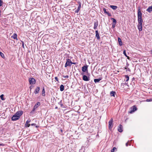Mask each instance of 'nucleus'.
Returning <instances> with one entry per match:
<instances>
[{
    "mask_svg": "<svg viewBox=\"0 0 152 152\" xmlns=\"http://www.w3.org/2000/svg\"><path fill=\"white\" fill-rule=\"evenodd\" d=\"M11 38L14 39H16V40H18L17 38V34L16 33L13 34V35L11 36Z\"/></svg>",
    "mask_w": 152,
    "mask_h": 152,
    "instance_id": "nucleus-11",
    "label": "nucleus"
},
{
    "mask_svg": "<svg viewBox=\"0 0 152 152\" xmlns=\"http://www.w3.org/2000/svg\"><path fill=\"white\" fill-rule=\"evenodd\" d=\"M102 78H99V79H94V82L95 83H97L99 82L100 80H102Z\"/></svg>",
    "mask_w": 152,
    "mask_h": 152,
    "instance_id": "nucleus-22",
    "label": "nucleus"
},
{
    "mask_svg": "<svg viewBox=\"0 0 152 152\" xmlns=\"http://www.w3.org/2000/svg\"><path fill=\"white\" fill-rule=\"evenodd\" d=\"M146 11L149 13H150L152 12V6L149 7L146 10Z\"/></svg>",
    "mask_w": 152,
    "mask_h": 152,
    "instance_id": "nucleus-14",
    "label": "nucleus"
},
{
    "mask_svg": "<svg viewBox=\"0 0 152 152\" xmlns=\"http://www.w3.org/2000/svg\"><path fill=\"white\" fill-rule=\"evenodd\" d=\"M30 122V120H27L25 124V126L27 127H29L30 126V124L28 123Z\"/></svg>",
    "mask_w": 152,
    "mask_h": 152,
    "instance_id": "nucleus-16",
    "label": "nucleus"
},
{
    "mask_svg": "<svg viewBox=\"0 0 152 152\" xmlns=\"http://www.w3.org/2000/svg\"><path fill=\"white\" fill-rule=\"evenodd\" d=\"M123 128L121 124H119L118 128V131L120 132H122L123 131Z\"/></svg>",
    "mask_w": 152,
    "mask_h": 152,
    "instance_id": "nucleus-9",
    "label": "nucleus"
},
{
    "mask_svg": "<svg viewBox=\"0 0 152 152\" xmlns=\"http://www.w3.org/2000/svg\"><path fill=\"white\" fill-rule=\"evenodd\" d=\"M3 2L1 0H0V6H2L3 4Z\"/></svg>",
    "mask_w": 152,
    "mask_h": 152,
    "instance_id": "nucleus-36",
    "label": "nucleus"
},
{
    "mask_svg": "<svg viewBox=\"0 0 152 152\" xmlns=\"http://www.w3.org/2000/svg\"><path fill=\"white\" fill-rule=\"evenodd\" d=\"M118 39L119 45L120 46L122 45V42L121 38L119 37H118Z\"/></svg>",
    "mask_w": 152,
    "mask_h": 152,
    "instance_id": "nucleus-21",
    "label": "nucleus"
},
{
    "mask_svg": "<svg viewBox=\"0 0 152 152\" xmlns=\"http://www.w3.org/2000/svg\"><path fill=\"white\" fill-rule=\"evenodd\" d=\"M21 42H22V47H23V48H24L25 47H24V43L23 41H21Z\"/></svg>",
    "mask_w": 152,
    "mask_h": 152,
    "instance_id": "nucleus-37",
    "label": "nucleus"
},
{
    "mask_svg": "<svg viewBox=\"0 0 152 152\" xmlns=\"http://www.w3.org/2000/svg\"><path fill=\"white\" fill-rule=\"evenodd\" d=\"M146 101L147 102H150L152 101V99H147Z\"/></svg>",
    "mask_w": 152,
    "mask_h": 152,
    "instance_id": "nucleus-41",
    "label": "nucleus"
},
{
    "mask_svg": "<svg viewBox=\"0 0 152 152\" xmlns=\"http://www.w3.org/2000/svg\"><path fill=\"white\" fill-rule=\"evenodd\" d=\"M3 96H4L3 94H1L0 96V97L1 98V99L2 100H4V99L3 98Z\"/></svg>",
    "mask_w": 152,
    "mask_h": 152,
    "instance_id": "nucleus-33",
    "label": "nucleus"
},
{
    "mask_svg": "<svg viewBox=\"0 0 152 152\" xmlns=\"http://www.w3.org/2000/svg\"><path fill=\"white\" fill-rule=\"evenodd\" d=\"M129 145H131V144L130 143H129Z\"/></svg>",
    "mask_w": 152,
    "mask_h": 152,
    "instance_id": "nucleus-54",
    "label": "nucleus"
},
{
    "mask_svg": "<svg viewBox=\"0 0 152 152\" xmlns=\"http://www.w3.org/2000/svg\"><path fill=\"white\" fill-rule=\"evenodd\" d=\"M129 141H128L127 143L126 144V146H127L128 145V143H129Z\"/></svg>",
    "mask_w": 152,
    "mask_h": 152,
    "instance_id": "nucleus-46",
    "label": "nucleus"
},
{
    "mask_svg": "<svg viewBox=\"0 0 152 152\" xmlns=\"http://www.w3.org/2000/svg\"><path fill=\"white\" fill-rule=\"evenodd\" d=\"M125 77L126 79V81H128L129 79V77L128 75H125Z\"/></svg>",
    "mask_w": 152,
    "mask_h": 152,
    "instance_id": "nucleus-31",
    "label": "nucleus"
},
{
    "mask_svg": "<svg viewBox=\"0 0 152 152\" xmlns=\"http://www.w3.org/2000/svg\"><path fill=\"white\" fill-rule=\"evenodd\" d=\"M19 119V117L16 116L15 114L14 115L12 118V121H16Z\"/></svg>",
    "mask_w": 152,
    "mask_h": 152,
    "instance_id": "nucleus-8",
    "label": "nucleus"
},
{
    "mask_svg": "<svg viewBox=\"0 0 152 152\" xmlns=\"http://www.w3.org/2000/svg\"><path fill=\"white\" fill-rule=\"evenodd\" d=\"M63 77L64 78H68L69 77V76L68 75H66V76H63Z\"/></svg>",
    "mask_w": 152,
    "mask_h": 152,
    "instance_id": "nucleus-43",
    "label": "nucleus"
},
{
    "mask_svg": "<svg viewBox=\"0 0 152 152\" xmlns=\"http://www.w3.org/2000/svg\"><path fill=\"white\" fill-rule=\"evenodd\" d=\"M131 141H132V140H131L130 141V142H131Z\"/></svg>",
    "mask_w": 152,
    "mask_h": 152,
    "instance_id": "nucleus-55",
    "label": "nucleus"
},
{
    "mask_svg": "<svg viewBox=\"0 0 152 152\" xmlns=\"http://www.w3.org/2000/svg\"><path fill=\"white\" fill-rule=\"evenodd\" d=\"M116 94V92L114 91H112L110 92V95L111 96L115 97V95Z\"/></svg>",
    "mask_w": 152,
    "mask_h": 152,
    "instance_id": "nucleus-15",
    "label": "nucleus"
},
{
    "mask_svg": "<svg viewBox=\"0 0 152 152\" xmlns=\"http://www.w3.org/2000/svg\"><path fill=\"white\" fill-rule=\"evenodd\" d=\"M40 87H37L34 91V93L35 94H38L40 90Z\"/></svg>",
    "mask_w": 152,
    "mask_h": 152,
    "instance_id": "nucleus-10",
    "label": "nucleus"
},
{
    "mask_svg": "<svg viewBox=\"0 0 152 152\" xmlns=\"http://www.w3.org/2000/svg\"><path fill=\"white\" fill-rule=\"evenodd\" d=\"M36 125V124H31V125L32 126H35Z\"/></svg>",
    "mask_w": 152,
    "mask_h": 152,
    "instance_id": "nucleus-45",
    "label": "nucleus"
},
{
    "mask_svg": "<svg viewBox=\"0 0 152 152\" xmlns=\"http://www.w3.org/2000/svg\"><path fill=\"white\" fill-rule=\"evenodd\" d=\"M85 147L84 146H82L81 149L79 150V152H84L85 149Z\"/></svg>",
    "mask_w": 152,
    "mask_h": 152,
    "instance_id": "nucleus-23",
    "label": "nucleus"
},
{
    "mask_svg": "<svg viewBox=\"0 0 152 152\" xmlns=\"http://www.w3.org/2000/svg\"><path fill=\"white\" fill-rule=\"evenodd\" d=\"M138 28L140 31L142 30V24H138Z\"/></svg>",
    "mask_w": 152,
    "mask_h": 152,
    "instance_id": "nucleus-12",
    "label": "nucleus"
},
{
    "mask_svg": "<svg viewBox=\"0 0 152 152\" xmlns=\"http://www.w3.org/2000/svg\"><path fill=\"white\" fill-rule=\"evenodd\" d=\"M116 149V148L115 147H114L111 150V152H114V151Z\"/></svg>",
    "mask_w": 152,
    "mask_h": 152,
    "instance_id": "nucleus-35",
    "label": "nucleus"
},
{
    "mask_svg": "<svg viewBox=\"0 0 152 152\" xmlns=\"http://www.w3.org/2000/svg\"><path fill=\"white\" fill-rule=\"evenodd\" d=\"M126 71H129V72H130L131 71L130 69L129 68H128L126 70Z\"/></svg>",
    "mask_w": 152,
    "mask_h": 152,
    "instance_id": "nucleus-44",
    "label": "nucleus"
},
{
    "mask_svg": "<svg viewBox=\"0 0 152 152\" xmlns=\"http://www.w3.org/2000/svg\"><path fill=\"white\" fill-rule=\"evenodd\" d=\"M83 79L85 81H88L90 80L89 77L86 75H83Z\"/></svg>",
    "mask_w": 152,
    "mask_h": 152,
    "instance_id": "nucleus-6",
    "label": "nucleus"
},
{
    "mask_svg": "<svg viewBox=\"0 0 152 152\" xmlns=\"http://www.w3.org/2000/svg\"><path fill=\"white\" fill-rule=\"evenodd\" d=\"M79 11V10H78V9H77V10L75 11V12L78 13Z\"/></svg>",
    "mask_w": 152,
    "mask_h": 152,
    "instance_id": "nucleus-47",
    "label": "nucleus"
},
{
    "mask_svg": "<svg viewBox=\"0 0 152 152\" xmlns=\"http://www.w3.org/2000/svg\"><path fill=\"white\" fill-rule=\"evenodd\" d=\"M96 32V37L98 39H100L99 36V34L98 32V31L97 30H96L95 31Z\"/></svg>",
    "mask_w": 152,
    "mask_h": 152,
    "instance_id": "nucleus-19",
    "label": "nucleus"
},
{
    "mask_svg": "<svg viewBox=\"0 0 152 152\" xmlns=\"http://www.w3.org/2000/svg\"><path fill=\"white\" fill-rule=\"evenodd\" d=\"M40 105V102H37L36 104L35 105L34 107L36 108H37Z\"/></svg>",
    "mask_w": 152,
    "mask_h": 152,
    "instance_id": "nucleus-20",
    "label": "nucleus"
},
{
    "mask_svg": "<svg viewBox=\"0 0 152 152\" xmlns=\"http://www.w3.org/2000/svg\"><path fill=\"white\" fill-rule=\"evenodd\" d=\"M58 104L60 105L61 107L64 108V105L63 104L62 102V100H61L60 102L58 103Z\"/></svg>",
    "mask_w": 152,
    "mask_h": 152,
    "instance_id": "nucleus-24",
    "label": "nucleus"
},
{
    "mask_svg": "<svg viewBox=\"0 0 152 152\" xmlns=\"http://www.w3.org/2000/svg\"><path fill=\"white\" fill-rule=\"evenodd\" d=\"M137 17L138 18H142V13L141 12V8L140 7L138 8Z\"/></svg>",
    "mask_w": 152,
    "mask_h": 152,
    "instance_id": "nucleus-2",
    "label": "nucleus"
},
{
    "mask_svg": "<svg viewBox=\"0 0 152 152\" xmlns=\"http://www.w3.org/2000/svg\"><path fill=\"white\" fill-rule=\"evenodd\" d=\"M0 55L3 58H4V54L1 52H0Z\"/></svg>",
    "mask_w": 152,
    "mask_h": 152,
    "instance_id": "nucleus-32",
    "label": "nucleus"
},
{
    "mask_svg": "<svg viewBox=\"0 0 152 152\" xmlns=\"http://www.w3.org/2000/svg\"><path fill=\"white\" fill-rule=\"evenodd\" d=\"M45 91L44 88L43 87L42 91V94L43 96H45Z\"/></svg>",
    "mask_w": 152,
    "mask_h": 152,
    "instance_id": "nucleus-28",
    "label": "nucleus"
},
{
    "mask_svg": "<svg viewBox=\"0 0 152 152\" xmlns=\"http://www.w3.org/2000/svg\"><path fill=\"white\" fill-rule=\"evenodd\" d=\"M137 109V107L135 106H133L132 107V110L130 112V113H132L135 111Z\"/></svg>",
    "mask_w": 152,
    "mask_h": 152,
    "instance_id": "nucleus-13",
    "label": "nucleus"
},
{
    "mask_svg": "<svg viewBox=\"0 0 152 152\" xmlns=\"http://www.w3.org/2000/svg\"><path fill=\"white\" fill-rule=\"evenodd\" d=\"M103 10L104 13L107 14L108 12H107L106 11V9L105 8H104Z\"/></svg>",
    "mask_w": 152,
    "mask_h": 152,
    "instance_id": "nucleus-34",
    "label": "nucleus"
},
{
    "mask_svg": "<svg viewBox=\"0 0 152 152\" xmlns=\"http://www.w3.org/2000/svg\"><path fill=\"white\" fill-rule=\"evenodd\" d=\"M126 65H127V66L129 65V64H128V63L127 62L126 63Z\"/></svg>",
    "mask_w": 152,
    "mask_h": 152,
    "instance_id": "nucleus-49",
    "label": "nucleus"
},
{
    "mask_svg": "<svg viewBox=\"0 0 152 152\" xmlns=\"http://www.w3.org/2000/svg\"><path fill=\"white\" fill-rule=\"evenodd\" d=\"M81 75H83V74L82 73V74H81Z\"/></svg>",
    "mask_w": 152,
    "mask_h": 152,
    "instance_id": "nucleus-56",
    "label": "nucleus"
},
{
    "mask_svg": "<svg viewBox=\"0 0 152 152\" xmlns=\"http://www.w3.org/2000/svg\"><path fill=\"white\" fill-rule=\"evenodd\" d=\"M116 24L115 23H112V27L113 28H114L115 27Z\"/></svg>",
    "mask_w": 152,
    "mask_h": 152,
    "instance_id": "nucleus-38",
    "label": "nucleus"
},
{
    "mask_svg": "<svg viewBox=\"0 0 152 152\" xmlns=\"http://www.w3.org/2000/svg\"><path fill=\"white\" fill-rule=\"evenodd\" d=\"M23 114V112L22 111H20L17 112L15 114V115L18 116L19 118H20V116L22 115Z\"/></svg>",
    "mask_w": 152,
    "mask_h": 152,
    "instance_id": "nucleus-5",
    "label": "nucleus"
},
{
    "mask_svg": "<svg viewBox=\"0 0 152 152\" xmlns=\"http://www.w3.org/2000/svg\"><path fill=\"white\" fill-rule=\"evenodd\" d=\"M98 26V21H97L96 22H95L94 23V29H96Z\"/></svg>",
    "mask_w": 152,
    "mask_h": 152,
    "instance_id": "nucleus-17",
    "label": "nucleus"
},
{
    "mask_svg": "<svg viewBox=\"0 0 152 152\" xmlns=\"http://www.w3.org/2000/svg\"><path fill=\"white\" fill-rule=\"evenodd\" d=\"M138 24H142L143 20L142 19V18H138Z\"/></svg>",
    "mask_w": 152,
    "mask_h": 152,
    "instance_id": "nucleus-18",
    "label": "nucleus"
},
{
    "mask_svg": "<svg viewBox=\"0 0 152 152\" xmlns=\"http://www.w3.org/2000/svg\"><path fill=\"white\" fill-rule=\"evenodd\" d=\"M29 81L30 84L32 85L35 83L36 80L33 78H30L29 79Z\"/></svg>",
    "mask_w": 152,
    "mask_h": 152,
    "instance_id": "nucleus-4",
    "label": "nucleus"
},
{
    "mask_svg": "<svg viewBox=\"0 0 152 152\" xmlns=\"http://www.w3.org/2000/svg\"><path fill=\"white\" fill-rule=\"evenodd\" d=\"M113 119L111 118L109 121V128L110 130L111 129L113 126Z\"/></svg>",
    "mask_w": 152,
    "mask_h": 152,
    "instance_id": "nucleus-3",
    "label": "nucleus"
},
{
    "mask_svg": "<svg viewBox=\"0 0 152 152\" xmlns=\"http://www.w3.org/2000/svg\"><path fill=\"white\" fill-rule=\"evenodd\" d=\"M61 132H62V129H61Z\"/></svg>",
    "mask_w": 152,
    "mask_h": 152,
    "instance_id": "nucleus-52",
    "label": "nucleus"
},
{
    "mask_svg": "<svg viewBox=\"0 0 152 152\" xmlns=\"http://www.w3.org/2000/svg\"><path fill=\"white\" fill-rule=\"evenodd\" d=\"M38 126H36V128H37V127H38Z\"/></svg>",
    "mask_w": 152,
    "mask_h": 152,
    "instance_id": "nucleus-53",
    "label": "nucleus"
},
{
    "mask_svg": "<svg viewBox=\"0 0 152 152\" xmlns=\"http://www.w3.org/2000/svg\"><path fill=\"white\" fill-rule=\"evenodd\" d=\"M127 66H125V67L124 68L125 69H126V70L127 69Z\"/></svg>",
    "mask_w": 152,
    "mask_h": 152,
    "instance_id": "nucleus-48",
    "label": "nucleus"
},
{
    "mask_svg": "<svg viewBox=\"0 0 152 152\" xmlns=\"http://www.w3.org/2000/svg\"><path fill=\"white\" fill-rule=\"evenodd\" d=\"M88 67L87 65L84 66L82 68V71L83 72H85L86 71L88 72Z\"/></svg>",
    "mask_w": 152,
    "mask_h": 152,
    "instance_id": "nucleus-7",
    "label": "nucleus"
},
{
    "mask_svg": "<svg viewBox=\"0 0 152 152\" xmlns=\"http://www.w3.org/2000/svg\"><path fill=\"white\" fill-rule=\"evenodd\" d=\"M151 54H152V50H151Z\"/></svg>",
    "mask_w": 152,
    "mask_h": 152,
    "instance_id": "nucleus-51",
    "label": "nucleus"
},
{
    "mask_svg": "<svg viewBox=\"0 0 152 152\" xmlns=\"http://www.w3.org/2000/svg\"><path fill=\"white\" fill-rule=\"evenodd\" d=\"M3 145V144H2L0 143V146Z\"/></svg>",
    "mask_w": 152,
    "mask_h": 152,
    "instance_id": "nucleus-50",
    "label": "nucleus"
},
{
    "mask_svg": "<svg viewBox=\"0 0 152 152\" xmlns=\"http://www.w3.org/2000/svg\"><path fill=\"white\" fill-rule=\"evenodd\" d=\"M36 108H35L34 107L32 110L31 111V112H33L34 111L35 109H36Z\"/></svg>",
    "mask_w": 152,
    "mask_h": 152,
    "instance_id": "nucleus-39",
    "label": "nucleus"
},
{
    "mask_svg": "<svg viewBox=\"0 0 152 152\" xmlns=\"http://www.w3.org/2000/svg\"><path fill=\"white\" fill-rule=\"evenodd\" d=\"M123 54H124V55L126 57H127V59H129V56H128L126 53L125 50H124L123 51Z\"/></svg>",
    "mask_w": 152,
    "mask_h": 152,
    "instance_id": "nucleus-30",
    "label": "nucleus"
},
{
    "mask_svg": "<svg viewBox=\"0 0 152 152\" xmlns=\"http://www.w3.org/2000/svg\"><path fill=\"white\" fill-rule=\"evenodd\" d=\"M79 6L77 7L78 10H80L81 7V3L80 2H78Z\"/></svg>",
    "mask_w": 152,
    "mask_h": 152,
    "instance_id": "nucleus-27",
    "label": "nucleus"
},
{
    "mask_svg": "<svg viewBox=\"0 0 152 152\" xmlns=\"http://www.w3.org/2000/svg\"><path fill=\"white\" fill-rule=\"evenodd\" d=\"M110 7L113 10H115L117 8V6H116L110 5Z\"/></svg>",
    "mask_w": 152,
    "mask_h": 152,
    "instance_id": "nucleus-26",
    "label": "nucleus"
},
{
    "mask_svg": "<svg viewBox=\"0 0 152 152\" xmlns=\"http://www.w3.org/2000/svg\"><path fill=\"white\" fill-rule=\"evenodd\" d=\"M55 79L57 81H58V77H55Z\"/></svg>",
    "mask_w": 152,
    "mask_h": 152,
    "instance_id": "nucleus-42",
    "label": "nucleus"
},
{
    "mask_svg": "<svg viewBox=\"0 0 152 152\" xmlns=\"http://www.w3.org/2000/svg\"><path fill=\"white\" fill-rule=\"evenodd\" d=\"M76 63L72 62L71 61V60L69 59H67L66 63L65 65V67H66L67 66H70L72 64H75Z\"/></svg>",
    "mask_w": 152,
    "mask_h": 152,
    "instance_id": "nucleus-1",
    "label": "nucleus"
},
{
    "mask_svg": "<svg viewBox=\"0 0 152 152\" xmlns=\"http://www.w3.org/2000/svg\"><path fill=\"white\" fill-rule=\"evenodd\" d=\"M111 20H113V23H112L116 24L117 21H116V20L115 19H114L113 18H111Z\"/></svg>",
    "mask_w": 152,
    "mask_h": 152,
    "instance_id": "nucleus-29",
    "label": "nucleus"
},
{
    "mask_svg": "<svg viewBox=\"0 0 152 152\" xmlns=\"http://www.w3.org/2000/svg\"><path fill=\"white\" fill-rule=\"evenodd\" d=\"M107 14L108 15V16H112L111 14L110 13H109V12H108Z\"/></svg>",
    "mask_w": 152,
    "mask_h": 152,
    "instance_id": "nucleus-40",
    "label": "nucleus"
},
{
    "mask_svg": "<svg viewBox=\"0 0 152 152\" xmlns=\"http://www.w3.org/2000/svg\"><path fill=\"white\" fill-rule=\"evenodd\" d=\"M64 86L63 85H61L60 86V91H62L64 90Z\"/></svg>",
    "mask_w": 152,
    "mask_h": 152,
    "instance_id": "nucleus-25",
    "label": "nucleus"
}]
</instances>
